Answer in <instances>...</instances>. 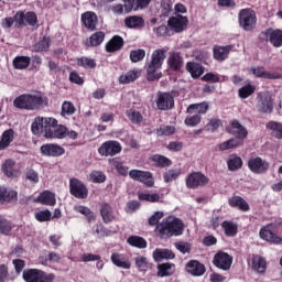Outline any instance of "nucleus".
<instances>
[{
	"label": "nucleus",
	"instance_id": "44",
	"mask_svg": "<svg viewBox=\"0 0 282 282\" xmlns=\"http://www.w3.org/2000/svg\"><path fill=\"white\" fill-rule=\"evenodd\" d=\"M267 129L269 131H272L274 138H276V140H282V123L278 122V121H269L265 124Z\"/></svg>",
	"mask_w": 282,
	"mask_h": 282
},
{
	"label": "nucleus",
	"instance_id": "1",
	"mask_svg": "<svg viewBox=\"0 0 282 282\" xmlns=\"http://www.w3.org/2000/svg\"><path fill=\"white\" fill-rule=\"evenodd\" d=\"M156 232L161 239L180 237L184 232V223L175 217L165 218L156 226Z\"/></svg>",
	"mask_w": 282,
	"mask_h": 282
},
{
	"label": "nucleus",
	"instance_id": "10",
	"mask_svg": "<svg viewBox=\"0 0 282 282\" xmlns=\"http://www.w3.org/2000/svg\"><path fill=\"white\" fill-rule=\"evenodd\" d=\"M226 131L227 133H230V135H235L234 139L239 140L240 142H243L246 138H248V129H246V127H243L237 119L230 121Z\"/></svg>",
	"mask_w": 282,
	"mask_h": 282
},
{
	"label": "nucleus",
	"instance_id": "5",
	"mask_svg": "<svg viewBox=\"0 0 282 282\" xmlns=\"http://www.w3.org/2000/svg\"><path fill=\"white\" fill-rule=\"evenodd\" d=\"M279 230V225L276 224H268L262 227L259 231V237L263 241L268 243H272L273 246H282V237L276 234Z\"/></svg>",
	"mask_w": 282,
	"mask_h": 282
},
{
	"label": "nucleus",
	"instance_id": "30",
	"mask_svg": "<svg viewBox=\"0 0 282 282\" xmlns=\"http://www.w3.org/2000/svg\"><path fill=\"white\" fill-rule=\"evenodd\" d=\"M82 21L87 30H96L98 23V15L91 11H87L82 15Z\"/></svg>",
	"mask_w": 282,
	"mask_h": 282
},
{
	"label": "nucleus",
	"instance_id": "36",
	"mask_svg": "<svg viewBox=\"0 0 282 282\" xmlns=\"http://www.w3.org/2000/svg\"><path fill=\"white\" fill-rule=\"evenodd\" d=\"M156 105L158 107H174L175 99L170 93H162L158 96Z\"/></svg>",
	"mask_w": 282,
	"mask_h": 282
},
{
	"label": "nucleus",
	"instance_id": "51",
	"mask_svg": "<svg viewBox=\"0 0 282 282\" xmlns=\"http://www.w3.org/2000/svg\"><path fill=\"white\" fill-rule=\"evenodd\" d=\"M35 219L40 221V224L52 221V212H50V209L40 210L35 213Z\"/></svg>",
	"mask_w": 282,
	"mask_h": 282
},
{
	"label": "nucleus",
	"instance_id": "14",
	"mask_svg": "<svg viewBox=\"0 0 282 282\" xmlns=\"http://www.w3.org/2000/svg\"><path fill=\"white\" fill-rule=\"evenodd\" d=\"M122 151V145L118 141H106L98 149L99 155H104L105 158H113V155H118Z\"/></svg>",
	"mask_w": 282,
	"mask_h": 282
},
{
	"label": "nucleus",
	"instance_id": "38",
	"mask_svg": "<svg viewBox=\"0 0 282 282\" xmlns=\"http://www.w3.org/2000/svg\"><path fill=\"white\" fill-rule=\"evenodd\" d=\"M122 45H124V40L116 35L106 44V50L107 52H118L122 50Z\"/></svg>",
	"mask_w": 282,
	"mask_h": 282
},
{
	"label": "nucleus",
	"instance_id": "25",
	"mask_svg": "<svg viewBox=\"0 0 282 282\" xmlns=\"http://www.w3.org/2000/svg\"><path fill=\"white\" fill-rule=\"evenodd\" d=\"M227 169L231 173H235V171H239L243 169V159L241 156L237 155V153H232L227 158Z\"/></svg>",
	"mask_w": 282,
	"mask_h": 282
},
{
	"label": "nucleus",
	"instance_id": "13",
	"mask_svg": "<svg viewBox=\"0 0 282 282\" xmlns=\"http://www.w3.org/2000/svg\"><path fill=\"white\" fill-rule=\"evenodd\" d=\"M1 171L6 177L14 180L21 175V166L13 159H7L1 165Z\"/></svg>",
	"mask_w": 282,
	"mask_h": 282
},
{
	"label": "nucleus",
	"instance_id": "56",
	"mask_svg": "<svg viewBox=\"0 0 282 282\" xmlns=\"http://www.w3.org/2000/svg\"><path fill=\"white\" fill-rule=\"evenodd\" d=\"M173 134H175L174 126H160V128L156 129V135H159V138H162L163 135H173Z\"/></svg>",
	"mask_w": 282,
	"mask_h": 282
},
{
	"label": "nucleus",
	"instance_id": "48",
	"mask_svg": "<svg viewBox=\"0 0 282 282\" xmlns=\"http://www.w3.org/2000/svg\"><path fill=\"white\" fill-rule=\"evenodd\" d=\"M12 228H14L12 221L0 217V235H6L8 237V235L12 232Z\"/></svg>",
	"mask_w": 282,
	"mask_h": 282
},
{
	"label": "nucleus",
	"instance_id": "47",
	"mask_svg": "<svg viewBox=\"0 0 282 282\" xmlns=\"http://www.w3.org/2000/svg\"><path fill=\"white\" fill-rule=\"evenodd\" d=\"M31 59L28 56H17L13 59V67L15 69H28L30 67Z\"/></svg>",
	"mask_w": 282,
	"mask_h": 282
},
{
	"label": "nucleus",
	"instance_id": "35",
	"mask_svg": "<svg viewBox=\"0 0 282 282\" xmlns=\"http://www.w3.org/2000/svg\"><path fill=\"white\" fill-rule=\"evenodd\" d=\"M12 142H14V130H6L1 135L0 151H6V149H8V147H10V143Z\"/></svg>",
	"mask_w": 282,
	"mask_h": 282
},
{
	"label": "nucleus",
	"instance_id": "45",
	"mask_svg": "<svg viewBox=\"0 0 282 282\" xmlns=\"http://www.w3.org/2000/svg\"><path fill=\"white\" fill-rule=\"evenodd\" d=\"M228 54H230L229 46H215L214 47V58L216 61H226V58H228Z\"/></svg>",
	"mask_w": 282,
	"mask_h": 282
},
{
	"label": "nucleus",
	"instance_id": "17",
	"mask_svg": "<svg viewBox=\"0 0 282 282\" xmlns=\"http://www.w3.org/2000/svg\"><path fill=\"white\" fill-rule=\"evenodd\" d=\"M185 272L192 276H204L206 274V265L198 260H189L185 264Z\"/></svg>",
	"mask_w": 282,
	"mask_h": 282
},
{
	"label": "nucleus",
	"instance_id": "59",
	"mask_svg": "<svg viewBox=\"0 0 282 282\" xmlns=\"http://www.w3.org/2000/svg\"><path fill=\"white\" fill-rule=\"evenodd\" d=\"M105 41V33L99 31L93 34L89 39V43L93 47L100 45Z\"/></svg>",
	"mask_w": 282,
	"mask_h": 282
},
{
	"label": "nucleus",
	"instance_id": "29",
	"mask_svg": "<svg viewBox=\"0 0 282 282\" xmlns=\"http://www.w3.org/2000/svg\"><path fill=\"white\" fill-rule=\"evenodd\" d=\"M47 121H50V118L36 119L31 126L33 135H41L43 133L44 138H47V131L45 130V123Z\"/></svg>",
	"mask_w": 282,
	"mask_h": 282
},
{
	"label": "nucleus",
	"instance_id": "64",
	"mask_svg": "<svg viewBox=\"0 0 282 282\" xmlns=\"http://www.w3.org/2000/svg\"><path fill=\"white\" fill-rule=\"evenodd\" d=\"M186 127H197L202 122V116L199 113L185 118Z\"/></svg>",
	"mask_w": 282,
	"mask_h": 282
},
{
	"label": "nucleus",
	"instance_id": "63",
	"mask_svg": "<svg viewBox=\"0 0 282 282\" xmlns=\"http://www.w3.org/2000/svg\"><path fill=\"white\" fill-rule=\"evenodd\" d=\"M25 178L31 182V184H39L40 178H39V172H36L33 169H29L25 172Z\"/></svg>",
	"mask_w": 282,
	"mask_h": 282
},
{
	"label": "nucleus",
	"instance_id": "11",
	"mask_svg": "<svg viewBox=\"0 0 282 282\" xmlns=\"http://www.w3.org/2000/svg\"><path fill=\"white\" fill-rule=\"evenodd\" d=\"M210 180L202 172H192L186 177L187 188H199V186H206Z\"/></svg>",
	"mask_w": 282,
	"mask_h": 282
},
{
	"label": "nucleus",
	"instance_id": "27",
	"mask_svg": "<svg viewBox=\"0 0 282 282\" xmlns=\"http://www.w3.org/2000/svg\"><path fill=\"white\" fill-rule=\"evenodd\" d=\"M18 197L19 193H17V191L6 186H0V204H10V202L17 199Z\"/></svg>",
	"mask_w": 282,
	"mask_h": 282
},
{
	"label": "nucleus",
	"instance_id": "28",
	"mask_svg": "<svg viewBox=\"0 0 282 282\" xmlns=\"http://www.w3.org/2000/svg\"><path fill=\"white\" fill-rule=\"evenodd\" d=\"M111 263L117 268H122V270H131V262L127 260L124 254L112 253L110 257Z\"/></svg>",
	"mask_w": 282,
	"mask_h": 282
},
{
	"label": "nucleus",
	"instance_id": "33",
	"mask_svg": "<svg viewBox=\"0 0 282 282\" xmlns=\"http://www.w3.org/2000/svg\"><path fill=\"white\" fill-rule=\"evenodd\" d=\"M124 25L130 30H138L144 28V19L138 15H131L124 19Z\"/></svg>",
	"mask_w": 282,
	"mask_h": 282
},
{
	"label": "nucleus",
	"instance_id": "61",
	"mask_svg": "<svg viewBox=\"0 0 282 282\" xmlns=\"http://www.w3.org/2000/svg\"><path fill=\"white\" fill-rule=\"evenodd\" d=\"M223 122L220 119H212L206 126L205 131H210V133H215L217 129L221 127Z\"/></svg>",
	"mask_w": 282,
	"mask_h": 282
},
{
	"label": "nucleus",
	"instance_id": "62",
	"mask_svg": "<svg viewBox=\"0 0 282 282\" xmlns=\"http://www.w3.org/2000/svg\"><path fill=\"white\" fill-rule=\"evenodd\" d=\"M180 177V171L177 170H169L163 174V180L166 184L177 180Z\"/></svg>",
	"mask_w": 282,
	"mask_h": 282
},
{
	"label": "nucleus",
	"instance_id": "39",
	"mask_svg": "<svg viewBox=\"0 0 282 282\" xmlns=\"http://www.w3.org/2000/svg\"><path fill=\"white\" fill-rule=\"evenodd\" d=\"M237 147H243V142L239 139L231 138L218 144V151H229V149H237Z\"/></svg>",
	"mask_w": 282,
	"mask_h": 282
},
{
	"label": "nucleus",
	"instance_id": "3",
	"mask_svg": "<svg viewBox=\"0 0 282 282\" xmlns=\"http://www.w3.org/2000/svg\"><path fill=\"white\" fill-rule=\"evenodd\" d=\"M45 131L47 140H65L67 126L58 124V120L48 117V121L45 122Z\"/></svg>",
	"mask_w": 282,
	"mask_h": 282
},
{
	"label": "nucleus",
	"instance_id": "9",
	"mask_svg": "<svg viewBox=\"0 0 282 282\" xmlns=\"http://www.w3.org/2000/svg\"><path fill=\"white\" fill-rule=\"evenodd\" d=\"M69 193L73 197H76V199H87V197H89L87 185L78 178L69 180Z\"/></svg>",
	"mask_w": 282,
	"mask_h": 282
},
{
	"label": "nucleus",
	"instance_id": "54",
	"mask_svg": "<svg viewBox=\"0 0 282 282\" xmlns=\"http://www.w3.org/2000/svg\"><path fill=\"white\" fill-rule=\"evenodd\" d=\"M134 261L139 272H147L149 270V260L147 257H137Z\"/></svg>",
	"mask_w": 282,
	"mask_h": 282
},
{
	"label": "nucleus",
	"instance_id": "58",
	"mask_svg": "<svg viewBox=\"0 0 282 282\" xmlns=\"http://www.w3.org/2000/svg\"><path fill=\"white\" fill-rule=\"evenodd\" d=\"M112 164L119 175H122L123 177H127V175H129V166L124 165V163L120 162L119 160H113Z\"/></svg>",
	"mask_w": 282,
	"mask_h": 282
},
{
	"label": "nucleus",
	"instance_id": "21",
	"mask_svg": "<svg viewBox=\"0 0 282 282\" xmlns=\"http://www.w3.org/2000/svg\"><path fill=\"white\" fill-rule=\"evenodd\" d=\"M34 204H42V206H56V194L51 191H43L34 198Z\"/></svg>",
	"mask_w": 282,
	"mask_h": 282
},
{
	"label": "nucleus",
	"instance_id": "20",
	"mask_svg": "<svg viewBox=\"0 0 282 282\" xmlns=\"http://www.w3.org/2000/svg\"><path fill=\"white\" fill-rule=\"evenodd\" d=\"M167 67L172 72H180L184 67V58L178 52H170L167 57Z\"/></svg>",
	"mask_w": 282,
	"mask_h": 282
},
{
	"label": "nucleus",
	"instance_id": "57",
	"mask_svg": "<svg viewBox=\"0 0 282 282\" xmlns=\"http://www.w3.org/2000/svg\"><path fill=\"white\" fill-rule=\"evenodd\" d=\"M173 11V2L171 0H162L160 12L163 17H169Z\"/></svg>",
	"mask_w": 282,
	"mask_h": 282
},
{
	"label": "nucleus",
	"instance_id": "34",
	"mask_svg": "<svg viewBox=\"0 0 282 282\" xmlns=\"http://www.w3.org/2000/svg\"><path fill=\"white\" fill-rule=\"evenodd\" d=\"M268 269V262L261 256H254L252 258V270L258 272V274H265V270Z\"/></svg>",
	"mask_w": 282,
	"mask_h": 282
},
{
	"label": "nucleus",
	"instance_id": "22",
	"mask_svg": "<svg viewBox=\"0 0 282 282\" xmlns=\"http://www.w3.org/2000/svg\"><path fill=\"white\" fill-rule=\"evenodd\" d=\"M124 3V12L129 14L132 10H143L148 8L151 0H122Z\"/></svg>",
	"mask_w": 282,
	"mask_h": 282
},
{
	"label": "nucleus",
	"instance_id": "31",
	"mask_svg": "<svg viewBox=\"0 0 282 282\" xmlns=\"http://www.w3.org/2000/svg\"><path fill=\"white\" fill-rule=\"evenodd\" d=\"M150 161L154 163V166L158 169H169V166H172L173 161L171 159L162 155V154H153L150 156Z\"/></svg>",
	"mask_w": 282,
	"mask_h": 282
},
{
	"label": "nucleus",
	"instance_id": "49",
	"mask_svg": "<svg viewBox=\"0 0 282 282\" xmlns=\"http://www.w3.org/2000/svg\"><path fill=\"white\" fill-rule=\"evenodd\" d=\"M252 74L257 78H271V79L272 78H279L278 75L265 72V69L263 67L252 68Z\"/></svg>",
	"mask_w": 282,
	"mask_h": 282
},
{
	"label": "nucleus",
	"instance_id": "6",
	"mask_svg": "<svg viewBox=\"0 0 282 282\" xmlns=\"http://www.w3.org/2000/svg\"><path fill=\"white\" fill-rule=\"evenodd\" d=\"M13 105L14 107H30V105L43 107V105H47V98L41 93H36L35 95L24 94L17 97Z\"/></svg>",
	"mask_w": 282,
	"mask_h": 282
},
{
	"label": "nucleus",
	"instance_id": "41",
	"mask_svg": "<svg viewBox=\"0 0 282 282\" xmlns=\"http://www.w3.org/2000/svg\"><path fill=\"white\" fill-rule=\"evenodd\" d=\"M138 78H140V70L133 69L124 75H121L119 77V83L122 85H129V83H133V80H138Z\"/></svg>",
	"mask_w": 282,
	"mask_h": 282
},
{
	"label": "nucleus",
	"instance_id": "7",
	"mask_svg": "<svg viewBox=\"0 0 282 282\" xmlns=\"http://www.w3.org/2000/svg\"><path fill=\"white\" fill-rule=\"evenodd\" d=\"M239 25L246 32H251L257 25V13L252 9H242L239 12Z\"/></svg>",
	"mask_w": 282,
	"mask_h": 282
},
{
	"label": "nucleus",
	"instance_id": "8",
	"mask_svg": "<svg viewBox=\"0 0 282 282\" xmlns=\"http://www.w3.org/2000/svg\"><path fill=\"white\" fill-rule=\"evenodd\" d=\"M247 166L254 175H263L270 171V162L261 156H251L247 162Z\"/></svg>",
	"mask_w": 282,
	"mask_h": 282
},
{
	"label": "nucleus",
	"instance_id": "18",
	"mask_svg": "<svg viewBox=\"0 0 282 282\" xmlns=\"http://www.w3.org/2000/svg\"><path fill=\"white\" fill-rule=\"evenodd\" d=\"M167 25L174 32H184L188 28V18L183 15L172 17L169 19Z\"/></svg>",
	"mask_w": 282,
	"mask_h": 282
},
{
	"label": "nucleus",
	"instance_id": "23",
	"mask_svg": "<svg viewBox=\"0 0 282 282\" xmlns=\"http://www.w3.org/2000/svg\"><path fill=\"white\" fill-rule=\"evenodd\" d=\"M100 215L104 224H111L112 221H116L113 207H111L109 203H104L100 205Z\"/></svg>",
	"mask_w": 282,
	"mask_h": 282
},
{
	"label": "nucleus",
	"instance_id": "43",
	"mask_svg": "<svg viewBox=\"0 0 282 282\" xmlns=\"http://www.w3.org/2000/svg\"><path fill=\"white\" fill-rule=\"evenodd\" d=\"M75 212L79 213L80 215H84V217L87 218L88 224H91V221H96V214L89 207L78 205L75 206Z\"/></svg>",
	"mask_w": 282,
	"mask_h": 282
},
{
	"label": "nucleus",
	"instance_id": "32",
	"mask_svg": "<svg viewBox=\"0 0 282 282\" xmlns=\"http://www.w3.org/2000/svg\"><path fill=\"white\" fill-rule=\"evenodd\" d=\"M221 228L226 237H237V232H239V225L230 220L223 221Z\"/></svg>",
	"mask_w": 282,
	"mask_h": 282
},
{
	"label": "nucleus",
	"instance_id": "24",
	"mask_svg": "<svg viewBox=\"0 0 282 282\" xmlns=\"http://www.w3.org/2000/svg\"><path fill=\"white\" fill-rule=\"evenodd\" d=\"M267 41L273 45V47H281L282 46V31L269 29L264 32Z\"/></svg>",
	"mask_w": 282,
	"mask_h": 282
},
{
	"label": "nucleus",
	"instance_id": "53",
	"mask_svg": "<svg viewBox=\"0 0 282 282\" xmlns=\"http://www.w3.org/2000/svg\"><path fill=\"white\" fill-rule=\"evenodd\" d=\"M93 230L94 235H98V237H111V230L107 229L102 224L95 225Z\"/></svg>",
	"mask_w": 282,
	"mask_h": 282
},
{
	"label": "nucleus",
	"instance_id": "42",
	"mask_svg": "<svg viewBox=\"0 0 282 282\" xmlns=\"http://www.w3.org/2000/svg\"><path fill=\"white\" fill-rule=\"evenodd\" d=\"M127 243L132 246V248H139L140 250H143L148 246L147 240L140 236H130L127 239Z\"/></svg>",
	"mask_w": 282,
	"mask_h": 282
},
{
	"label": "nucleus",
	"instance_id": "26",
	"mask_svg": "<svg viewBox=\"0 0 282 282\" xmlns=\"http://www.w3.org/2000/svg\"><path fill=\"white\" fill-rule=\"evenodd\" d=\"M228 204L231 208H237L241 210V213H248V210H250V205L241 196H232L228 199Z\"/></svg>",
	"mask_w": 282,
	"mask_h": 282
},
{
	"label": "nucleus",
	"instance_id": "12",
	"mask_svg": "<svg viewBox=\"0 0 282 282\" xmlns=\"http://www.w3.org/2000/svg\"><path fill=\"white\" fill-rule=\"evenodd\" d=\"M213 265L225 272L232 268V257L226 251H218L213 259Z\"/></svg>",
	"mask_w": 282,
	"mask_h": 282
},
{
	"label": "nucleus",
	"instance_id": "4",
	"mask_svg": "<svg viewBox=\"0 0 282 282\" xmlns=\"http://www.w3.org/2000/svg\"><path fill=\"white\" fill-rule=\"evenodd\" d=\"M22 279L25 282H54L56 274L40 269H26L22 273Z\"/></svg>",
	"mask_w": 282,
	"mask_h": 282
},
{
	"label": "nucleus",
	"instance_id": "19",
	"mask_svg": "<svg viewBox=\"0 0 282 282\" xmlns=\"http://www.w3.org/2000/svg\"><path fill=\"white\" fill-rule=\"evenodd\" d=\"M14 21L18 23V25H25V23L29 25H35L39 21V18H36V13L34 12L23 13V11H19L14 15Z\"/></svg>",
	"mask_w": 282,
	"mask_h": 282
},
{
	"label": "nucleus",
	"instance_id": "16",
	"mask_svg": "<svg viewBox=\"0 0 282 282\" xmlns=\"http://www.w3.org/2000/svg\"><path fill=\"white\" fill-rule=\"evenodd\" d=\"M40 151L44 158H61V155H65V148L56 143H45L41 145Z\"/></svg>",
	"mask_w": 282,
	"mask_h": 282
},
{
	"label": "nucleus",
	"instance_id": "37",
	"mask_svg": "<svg viewBox=\"0 0 282 282\" xmlns=\"http://www.w3.org/2000/svg\"><path fill=\"white\" fill-rule=\"evenodd\" d=\"M154 261H162L164 259H175V253L169 249H155L153 251Z\"/></svg>",
	"mask_w": 282,
	"mask_h": 282
},
{
	"label": "nucleus",
	"instance_id": "40",
	"mask_svg": "<svg viewBox=\"0 0 282 282\" xmlns=\"http://www.w3.org/2000/svg\"><path fill=\"white\" fill-rule=\"evenodd\" d=\"M186 69L189 72L192 78H199L204 74V66L195 62H188L186 64Z\"/></svg>",
	"mask_w": 282,
	"mask_h": 282
},
{
	"label": "nucleus",
	"instance_id": "50",
	"mask_svg": "<svg viewBox=\"0 0 282 282\" xmlns=\"http://www.w3.org/2000/svg\"><path fill=\"white\" fill-rule=\"evenodd\" d=\"M127 117L132 122V124H140L144 120V117H142V113L133 109H130L127 111Z\"/></svg>",
	"mask_w": 282,
	"mask_h": 282
},
{
	"label": "nucleus",
	"instance_id": "52",
	"mask_svg": "<svg viewBox=\"0 0 282 282\" xmlns=\"http://www.w3.org/2000/svg\"><path fill=\"white\" fill-rule=\"evenodd\" d=\"M77 65L84 67V69H94L96 67V61L89 57H80L77 59Z\"/></svg>",
	"mask_w": 282,
	"mask_h": 282
},
{
	"label": "nucleus",
	"instance_id": "55",
	"mask_svg": "<svg viewBox=\"0 0 282 282\" xmlns=\"http://www.w3.org/2000/svg\"><path fill=\"white\" fill-rule=\"evenodd\" d=\"M147 56V52L142 48L134 50L130 52V59L132 63H140Z\"/></svg>",
	"mask_w": 282,
	"mask_h": 282
},
{
	"label": "nucleus",
	"instance_id": "15",
	"mask_svg": "<svg viewBox=\"0 0 282 282\" xmlns=\"http://www.w3.org/2000/svg\"><path fill=\"white\" fill-rule=\"evenodd\" d=\"M129 177L131 180H134L135 182H141L142 184H145V186L149 187L155 184V181H153V174L149 171L131 170L129 172Z\"/></svg>",
	"mask_w": 282,
	"mask_h": 282
},
{
	"label": "nucleus",
	"instance_id": "2",
	"mask_svg": "<svg viewBox=\"0 0 282 282\" xmlns=\"http://www.w3.org/2000/svg\"><path fill=\"white\" fill-rule=\"evenodd\" d=\"M166 52H169V48H159L152 53V59L147 66L148 80H160L162 78V72L158 69H161L164 65Z\"/></svg>",
	"mask_w": 282,
	"mask_h": 282
},
{
	"label": "nucleus",
	"instance_id": "60",
	"mask_svg": "<svg viewBox=\"0 0 282 282\" xmlns=\"http://www.w3.org/2000/svg\"><path fill=\"white\" fill-rule=\"evenodd\" d=\"M257 87L252 86V85H247L243 86L242 88H240L238 90V94L241 98H248L250 96H252V94H254Z\"/></svg>",
	"mask_w": 282,
	"mask_h": 282
},
{
	"label": "nucleus",
	"instance_id": "46",
	"mask_svg": "<svg viewBox=\"0 0 282 282\" xmlns=\"http://www.w3.org/2000/svg\"><path fill=\"white\" fill-rule=\"evenodd\" d=\"M173 268H175V264L169 262L158 264V276H171L173 274Z\"/></svg>",
	"mask_w": 282,
	"mask_h": 282
}]
</instances>
